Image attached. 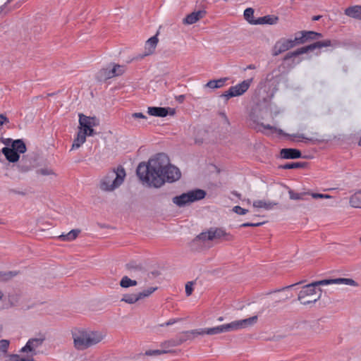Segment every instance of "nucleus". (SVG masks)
Returning <instances> with one entry per match:
<instances>
[{"label":"nucleus","mask_w":361,"mask_h":361,"mask_svg":"<svg viewBox=\"0 0 361 361\" xmlns=\"http://www.w3.org/2000/svg\"><path fill=\"white\" fill-rule=\"evenodd\" d=\"M136 174L142 183L157 188L166 182L173 183L181 176L179 169L170 164L169 157L164 153L156 154L147 163H140Z\"/></svg>","instance_id":"nucleus-1"},{"label":"nucleus","mask_w":361,"mask_h":361,"mask_svg":"<svg viewBox=\"0 0 361 361\" xmlns=\"http://www.w3.org/2000/svg\"><path fill=\"white\" fill-rule=\"evenodd\" d=\"M72 337L74 347L78 350H86L101 342L104 336L100 331H94L84 329L72 330Z\"/></svg>","instance_id":"nucleus-2"},{"label":"nucleus","mask_w":361,"mask_h":361,"mask_svg":"<svg viewBox=\"0 0 361 361\" xmlns=\"http://www.w3.org/2000/svg\"><path fill=\"white\" fill-rule=\"evenodd\" d=\"M257 321L258 317L255 315L247 319L233 321L229 324H226L212 328L203 329L204 334L214 335L224 332H230L239 329H246L254 326L257 322Z\"/></svg>","instance_id":"nucleus-3"},{"label":"nucleus","mask_w":361,"mask_h":361,"mask_svg":"<svg viewBox=\"0 0 361 361\" xmlns=\"http://www.w3.org/2000/svg\"><path fill=\"white\" fill-rule=\"evenodd\" d=\"M126 171L123 166L109 171L100 180L99 188L106 192H111L118 188L124 181Z\"/></svg>","instance_id":"nucleus-4"},{"label":"nucleus","mask_w":361,"mask_h":361,"mask_svg":"<svg viewBox=\"0 0 361 361\" xmlns=\"http://www.w3.org/2000/svg\"><path fill=\"white\" fill-rule=\"evenodd\" d=\"M233 239V236L226 231L223 228L212 227L207 231L202 232L200 233L194 240V242L206 240H217L221 241H231Z\"/></svg>","instance_id":"nucleus-5"},{"label":"nucleus","mask_w":361,"mask_h":361,"mask_svg":"<svg viewBox=\"0 0 361 361\" xmlns=\"http://www.w3.org/2000/svg\"><path fill=\"white\" fill-rule=\"evenodd\" d=\"M322 289L317 287L313 283L305 285L299 292L298 300L304 305L315 303L322 297Z\"/></svg>","instance_id":"nucleus-6"},{"label":"nucleus","mask_w":361,"mask_h":361,"mask_svg":"<svg viewBox=\"0 0 361 361\" xmlns=\"http://www.w3.org/2000/svg\"><path fill=\"white\" fill-rule=\"evenodd\" d=\"M207 193L204 190L195 189L183 193L180 195L174 197L172 199V202L179 207H182L190 203L204 199Z\"/></svg>","instance_id":"nucleus-7"},{"label":"nucleus","mask_w":361,"mask_h":361,"mask_svg":"<svg viewBox=\"0 0 361 361\" xmlns=\"http://www.w3.org/2000/svg\"><path fill=\"white\" fill-rule=\"evenodd\" d=\"M26 149L25 142L22 140L18 139L13 142L11 147H3L1 152L9 162L15 163L19 160L20 154L25 153Z\"/></svg>","instance_id":"nucleus-8"},{"label":"nucleus","mask_w":361,"mask_h":361,"mask_svg":"<svg viewBox=\"0 0 361 361\" xmlns=\"http://www.w3.org/2000/svg\"><path fill=\"white\" fill-rule=\"evenodd\" d=\"M300 50V48L293 51L288 52L283 58L282 63L278 67V69L274 70L272 73L279 71L281 74H287L289 71L295 68V66L299 64L301 61L300 59L296 58L302 54H296Z\"/></svg>","instance_id":"nucleus-9"},{"label":"nucleus","mask_w":361,"mask_h":361,"mask_svg":"<svg viewBox=\"0 0 361 361\" xmlns=\"http://www.w3.org/2000/svg\"><path fill=\"white\" fill-rule=\"evenodd\" d=\"M252 79L243 80L242 82L231 86L228 91L221 95V97L225 98L226 100L233 97L243 94L250 87Z\"/></svg>","instance_id":"nucleus-10"},{"label":"nucleus","mask_w":361,"mask_h":361,"mask_svg":"<svg viewBox=\"0 0 361 361\" xmlns=\"http://www.w3.org/2000/svg\"><path fill=\"white\" fill-rule=\"evenodd\" d=\"M336 41H331L330 39H325L323 41H317L310 45L302 47L300 48V50L296 54H306L310 51H313L315 49H319L324 47L335 46Z\"/></svg>","instance_id":"nucleus-11"},{"label":"nucleus","mask_w":361,"mask_h":361,"mask_svg":"<svg viewBox=\"0 0 361 361\" xmlns=\"http://www.w3.org/2000/svg\"><path fill=\"white\" fill-rule=\"evenodd\" d=\"M80 130L89 129L98 126L99 125V119L96 116H87L82 114H79Z\"/></svg>","instance_id":"nucleus-12"},{"label":"nucleus","mask_w":361,"mask_h":361,"mask_svg":"<svg viewBox=\"0 0 361 361\" xmlns=\"http://www.w3.org/2000/svg\"><path fill=\"white\" fill-rule=\"evenodd\" d=\"M147 113L154 116L166 117L167 115H173L175 109L169 107L152 106L148 107Z\"/></svg>","instance_id":"nucleus-13"},{"label":"nucleus","mask_w":361,"mask_h":361,"mask_svg":"<svg viewBox=\"0 0 361 361\" xmlns=\"http://www.w3.org/2000/svg\"><path fill=\"white\" fill-rule=\"evenodd\" d=\"M159 42L157 35L150 37L147 40L145 46V52L142 54L138 55L136 59H143L145 56L152 54L154 52L155 48Z\"/></svg>","instance_id":"nucleus-14"},{"label":"nucleus","mask_w":361,"mask_h":361,"mask_svg":"<svg viewBox=\"0 0 361 361\" xmlns=\"http://www.w3.org/2000/svg\"><path fill=\"white\" fill-rule=\"evenodd\" d=\"M43 341V338H30L28 340L26 345L21 348L20 352H30L32 353V355H35L37 354L35 349L41 346Z\"/></svg>","instance_id":"nucleus-15"},{"label":"nucleus","mask_w":361,"mask_h":361,"mask_svg":"<svg viewBox=\"0 0 361 361\" xmlns=\"http://www.w3.org/2000/svg\"><path fill=\"white\" fill-rule=\"evenodd\" d=\"M205 15L206 11L204 10H200L197 11L192 12L183 19V23L184 25H192L200 19L203 18Z\"/></svg>","instance_id":"nucleus-16"},{"label":"nucleus","mask_w":361,"mask_h":361,"mask_svg":"<svg viewBox=\"0 0 361 361\" xmlns=\"http://www.w3.org/2000/svg\"><path fill=\"white\" fill-rule=\"evenodd\" d=\"M281 157L286 159H298L302 157V154L299 149L293 148H285L281 150Z\"/></svg>","instance_id":"nucleus-17"},{"label":"nucleus","mask_w":361,"mask_h":361,"mask_svg":"<svg viewBox=\"0 0 361 361\" xmlns=\"http://www.w3.org/2000/svg\"><path fill=\"white\" fill-rule=\"evenodd\" d=\"M345 14L350 18L361 20V6H353L345 10Z\"/></svg>","instance_id":"nucleus-18"},{"label":"nucleus","mask_w":361,"mask_h":361,"mask_svg":"<svg viewBox=\"0 0 361 361\" xmlns=\"http://www.w3.org/2000/svg\"><path fill=\"white\" fill-rule=\"evenodd\" d=\"M279 20V18L274 16H265L263 17L258 18L255 22L254 25H262V24H269V25H274Z\"/></svg>","instance_id":"nucleus-19"},{"label":"nucleus","mask_w":361,"mask_h":361,"mask_svg":"<svg viewBox=\"0 0 361 361\" xmlns=\"http://www.w3.org/2000/svg\"><path fill=\"white\" fill-rule=\"evenodd\" d=\"M286 51H288V49L286 47V44L283 39H281L280 40L277 41L274 45L272 48V55L274 56H276Z\"/></svg>","instance_id":"nucleus-20"},{"label":"nucleus","mask_w":361,"mask_h":361,"mask_svg":"<svg viewBox=\"0 0 361 361\" xmlns=\"http://www.w3.org/2000/svg\"><path fill=\"white\" fill-rule=\"evenodd\" d=\"M277 202L264 201V200H255L253 202V207L256 208H264L266 210H270L277 205Z\"/></svg>","instance_id":"nucleus-21"},{"label":"nucleus","mask_w":361,"mask_h":361,"mask_svg":"<svg viewBox=\"0 0 361 361\" xmlns=\"http://www.w3.org/2000/svg\"><path fill=\"white\" fill-rule=\"evenodd\" d=\"M110 78H112L111 73L110 72V67L102 68L96 74V79L99 82L105 81Z\"/></svg>","instance_id":"nucleus-22"},{"label":"nucleus","mask_w":361,"mask_h":361,"mask_svg":"<svg viewBox=\"0 0 361 361\" xmlns=\"http://www.w3.org/2000/svg\"><path fill=\"white\" fill-rule=\"evenodd\" d=\"M188 333H189V331H183L175 340H173V345H178L187 341L192 340L190 334Z\"/></svg>","instance_id":"nucleus-23"},{"label":"nucleus","mask_w":361,"mask_h":361,"mask_svg":"<svg viewBox=\"0 0 361 361\" xmlns=\"http://www.w3.org/2000/svg\"><path fill=\"white\" fill-rule=\"evenodd\" d=\"M80 233V229H73L66 234H61L59 236V238L63 241H71L75 240Z\"/></svg>","instance_id":"nucleus-24"},{"label":"nucleus","mask_w":361,"mask_h":361,"mask_svg":"<svg viewBox=\"0 0 361 361\" xmlns=\"http://www.w3.org/2000/svg\"><path fill=\"white\" fill-rule=\"evenodd\" d=\"M85 141L86 137L82 134V130H80L77 134L76 137L73 140L71 149H78Z\"/></svg>","instance_id":"nucleus-25"},{"label":"nucleus","mask_w":361,"mask_h":361,"mask_svg":"<svg viewBox=\"0 0 361 361\" xmlns=\"http://www.w3.org/2000/svg\"><path fill=\"white\" fill-rule=\"evenodd\" d=\"M19 274L18 271H0V281L6 282L16 277Z\"/></svg>","instance_id":"nucleus-26"},{"label":"nucleus","mask_w":361,"mask_h":361,"mask_svg":"<svg viewBox=\"0 0 361 361\" xmlns=\"http://www.w3.org/2000/svg\"><path fill=\"white\" fill-rule=\"evenodd\" d=\"M140 297L137 293H131V294H124L121 301L125 302L128 304H134L138 300H140Z\"/></svg>","instance_id":"nucleus-27"},{"label":"nucleus","mask_w":361,"mask_h":361,"mask_svg":"<svg viewBox=\"0 0 361 361\" xmlns=\"http://www.w3.org/2000/svg\"><path fill=\"white\" fill-rule=\"evenodd\" d=\"M350 204L353 207L361 208V191L356 192L350 197Z\"/></svg>","instance_id":"nucleus-28"},{"label":"nucleus","mask_w":361,"mask_h":361,"mask_svg":"<svg viewBox=\"0 0 361 361\" xmlns=\"http://www.w3.org/2000/svg\"><path fill=\"white\" fill-rule=\"evenodd\" d=\"M307 165V163L306 162H292V163H287L284 165L279 166L280 169H298V168H304Z\"/></svg>","instance_id":"nucleus-29"},{"label":"nucleus","mask_w":361,"mask_h":361,"mask_svg":"<svg viewBox=\"0 0 361 361\" xmlns=\"http://www.w3.org/2000/svg\"><path fill=\"white\" fill-rule=\"evenodd\" d=\"M137 283L136 281L132 280L126 276H123L120 281V286L122 288H128L130 286H136Z\"/></svg>","instance_id":"nucleus-30"},{"label":"nucleus","mask_w":361,"mask_h":361,"mask_svg":"<svg viewBox=\"0 0 361 361\" xmlns=\"http://www.w3.org/2000/svg\"><path fill=\"white\" fill-rule=\"evenodd\" d=\"M254 9L252 8H247L244 11V18L250 24L254 25V22L256 20L253 18Z\"/></svg>","instance_id":"nucleus-31"},{"label":"nucleus","mask_w":361,"mask_h":361,"mask_svg":"<svg viewBox=\"0 0 361 361\" xmlns=\"http://www.w3.org/2000/svg\"><path fill=\"white\" fill-rule=\"evenodd\" d=\"M110 72L111 73L112 78L121 75L124 72V67L120 65L114 64L111 68H110Z\"/></svg>","instance_id":"nucleus-32"},{"label":"nucleus","mask_w":361,"mask_h":361,"mask_svg":"<svg viewBox=\"0 0 361 361\" xmlns=\"http://www.w3.org/2000/svg\"><path fill=\"white\" fill-rule=\"evenodd\" d=\"M288 194L290 196V199L294 200H305V196L310 194V192H295L293 190H290L288 191Z\"/></svg>","instance_id":"nucleus-33"},{"label":"nucleus","mask_w":361,"mask_h":361,"mask_svg":"<svg viewBox=\"0 0 361 361\" xmlns=\"http://www.w3.org/2000/svg\"><path fill=\"white\" fill-rule=\"evenodd\" d=\"M313 284L317 287L319 286H326V285H330V284H337V279H324L321 281H317L312 282Z\"/></svg>","instance_id":"nucleus-34"},{"label":"nucleus","mask_w":361,"mask_h":361,"mask_svg":"<svg viewBox=\"0 0 361 361\" xmlns=\"http://www.w3.org/2000/svg\"><path fill=\"white\" fill-rule=\"evenodd\" d=\"M305 34L307 36V41L317 39L322 37V33L314 31H305Z\"/></svg>","instance_id":"nucleus-35"},{"label":"nucleus","mask_w":361,"mask_h":361,"mask_svg":"<svg viewBox=\"0 0 361 361\" xmlns=\"http://www.w3.org/2000/svg\"><path fill=\"white\" fill-rule=\"evenodd\" d=\"M157 289V287H150L146 290H144L142 292L138 293L140 299H143L145 298L149 297L152 293H153Z\"/></svg>","instance_id":"nucleus-36"},{"label":"nucleus","mask_w":361,"mask_h":361,"mask_svg":"<svg viewBox=\"0 0 361 361\" xmlns=\"http://www.w3.org/2000/svg\"><path fill=\"white\" fill-rule=\"evenodd\" d=\"M337 284H345L348 286H357V283L352 279L338 278Z\"/></svg>","instance_id":"nucleus-37"},{"label":"nucleus","mask_w":361,"mask_h":361,"mask_svg":"<svg viewBox=\"0 0 361 361\" xmlns=\"http://www.w3.org/2000/svg\"><path fill=\"white\" fill-rule=\"evenodd\" d=\"M298 35H300V36H295V42L298 43V44H302L305 42H308L307 39V36L305 34V31H301L298 33Z\"/></svg>","instance_id":"nucleus-38"},{"label":"nucleus","mask_w":361,"mask_h":361,"mask_svg":"<svg viewBox=\"0 0 361 361\" xmlns=\"http://www.w3.org/2000/svg\"><path fill=\"white\" fill-rule=\"evenodd\" d=\"M167 351L164 350H148L145 353V355L147 356H157L162 354L166 353Z\"/></svg>","instance_id":"nucleus-39"},{"label":"nucleus","mask_w":361,"mask_h":361,"mask_svg":"<svg viewBox=\"0 0 361 361\" xmlns=\"http://www.w3.org/2000/svg\"><path fill=\"white\" fill-rule=\"evenodd\" d=\"M274 132H277L279 135H284V136L293 137H299V138H302V139H306L307 140H310V139L306 138L303 134L289 135V134H287V133H284L283 130L277 129V128H276V130H274Z\"/></svg>","instance_id":"nucleus-40"},{"label":"nucleus","mask_w":361,"mask_h":361,"mask_svg":"<svg viewBox=\"0 0 361 361\" xmlns=\"http://www.w3.org/2000/svg\"><path fill=\"white\" fill-rule=\"evenodd\" d=\"M18 167L19 168L20 171L22 172H26L30 170L31 167V164L29 165L27 164L26 161L24 163V157L21 159L19 164L18 165Z\"/></svg>","instance_id":"nucleus-41"},{"label":"nucleus","mask_w":361,"mask_h":361,"mask_svg":"<svg viewBox=\"0 0 361 361\" xmlns=\"http://www.w3.org/2000/svg\"><path fill=\"white\" fill-rule=\"evenodd\" d=\"M37 173L42 176L54 175V172L49 168H42L37 171Z\"/></svg>","instance_id":"nucleus-42"},{"label":"nucleus","mask_w":361,"mask_h":361,"mask_svg":"<svg viewBox=\"0 0 361 361\" xmlns=\"http://www.w3.org/2000/svg\"><path fill=\"white\" fill-rule=\"evenodd\" d=\"M285 44H286V47L287 48L288 50L295 47V46L298 45V43H296L295 42V38L293 39H285V38H282Z\"/></svg>","instance_id":"nucleus-43"},{"label":"nucleus","mask_w":361,"mask_h":361,"mask_svg":"<svg viewBox=\"0 0 361 361\" xmlns=\"http://www.w3.org/2000/svg\"><path fill=\"white\" fill-rule=\"evenodd\" d=\"M310 328L316 334H319L322 330V328H321L320 324L317 321L313 322L312 324L310 325Z\"/></svg>","instance_id":"nucleus-44"},{"label":"nucleus","mask_w":361,"mask_h":361,"mask_svg":"<svg viewBox=\"0 0 361 361\" xmlns=\"http://www.w3.org/2000/svg\"><path fill=\"white\" fill-rule=\"evenodd\" d=\"M195 283V281H188L185 284V293L187 296H190L193 291V286Z\"/></svg>","instance_id":"nucleus-45"},{"label":"nucleus","mask_w":361,"mask_h":361,"mask_svg":"<svg viewBox=\"0 0 361 361\" xmlns=\"http://www.w3.org/2000/svg\"><path fill=\"white\" fill-rule=\"evenodd\" d=\"M9 346V341L6 339L0 340V351L6 353Z\"/></svg>","instance_id":"nucleus-46"},{"label":"nucleus","mask_w":361,"mask_h":361,"mask_svg":"<svg viewBox=\"0 0 361 361\" xmlns=\"http://www.w3.org/2000/svg\"><path fill=\"white\" fill-rule=\"evenodd\" d=\"M126 268L131 271H142V268L140 265L134 263H129L126 264Z\"/></svg>","instance_id":"nucleus-47"},{"label":"nucleus","mask_w":361,"mask_h":361,"mask_svg":"<svg viewBox=\"0 0 361 361\" xmlns=\"http://www.w3.org/2000/svg\"><path fill=\"white\" fill-rule=\"evenodd\" d=\"M188 334H190V336L192 337V339H194L197 336L204 335L203 329L190 330L189 331Z\"/></svg>","instance_id":"nucleus-48"},{"label":"nucleus","mask_w":361,"mask_h":361,"mask_svg":"<svg viewBox=\"0 0 361 361\" xmlns=\"http://www.w3.org/2000/svg\"><path fill=\"white\" fill-rule=\"evenodd\" d=\"M233 211L240 215H244L246 214L248 212L247 209H243L240 206H235L233 208Z\"/></svg>","instance_id":"nucleus-49"},{"label":"nucleus","mask_w":361,"mask_h":361,"mask_svg":"<svg viewBox=\"0 0 361 361\" xmlns=\"http://www.w3.org/2000/svg\"><path fill=\"white\" fill-rule=\"evenodd\" d=\"M82 133L86 137L87 136H93L96 134L93 128L89 129H82Z\"/></svg>","instance_id":"nucleus-50"},{"label":"nucleus","mask_w":361,"mask_h":361,"mask_svg":"<svg viewBox=\"0 0 361 361\" xmlns=\"http://www.w3.org/2000/svg\"><path fill=\"white\" fill-rule=\"evenodd\" d=\"M265 222L259 223H244L240 225V227H257L263 225Z\"/></svg>","instance_id":"nucleus-51"},{"label":"nucleus","mask_w":361,"mask_h":361,"mask_svg":"<svg viewBox=\"0 0 361 361\" xmlns=\"http://www.w3.org/2000/svg\"><path fill=\"white\" fill-rule=\"evenodd\" d=\"M180 320H181V319H171L166 323L160 324V326H168L172 325Z\"/></svg>","instance_id":"nucleus-52"},{"label":"nucleus","mask_w":361,"mask_h":361,"mask_svg":"<svg viewBox=\"0 0 361 361\" xmlns=\"http://www.w3.org/2000/svg\"><path fill=\"white\" fill-rule=\"evenodd\" d=\"M205 87L211 88V89H216V82H215V80H209L204 85Z\"/></svg>","instance_id":"nucleus-53"},{"label":"nucleus","mask_w":361,"mask_h":361,"mask_svg":"<svg viewBox=\"0 0 361 361\" xmlns=\"http://www.w3.org/2000/svg\"><path fill=\"white\" fill-rule=\"evenodd\" d=\"M132 117L134 118H142L144 120H147V117L144 115L142 113L138 112V113H133L132 114Z\"/></svg>","instance_id":"nucleus-54"},{"label":"nucleus","mask_w":361,"mask_h":361,"mask_svg":"<svg viewBox=\"0 0 361 361\" xmlns=\"http://www.w3.org/2000/svg\"><path fill=\"white\" fill-rule=\"evenodd\" d=\"M303 282H304L303 281H299V282H298L296 283L285 286V287L282 288L281 289L276 290L274 292L282 291V290H287V289H290V288H293L295 286H297V285H299V284H302Z\"/></svg>","instance_id":"nucleus-55"},{"label":"nucleus","mask_w":361,"mask_h":361,"mask_svg":"<svg viewBox=\"0 0 361 361\" xmlns=\"http://www.w3.org/2000/svg\"><path fill=\"white\" fill-rule=\"evenodd\" d=\"M21 357L16 354H12L8 356V360L7 361H20Z\"/></svg>","instance_id":"nucleus-56"},{"label":"nucleus","mask_w":361,"mask_h":361,"mask_svg":"<svg viewBox=\"0 0 361 361\" xmlns=\"http://www.w3.org/2000/svg\"><path fill=\"white\" fill-rule=\"evenodd\" d=\"M226 80V78H220L218 80H215V82H216V87L217 88H220L224 85V83Z\"/></svg>","instance_id":"nucleus-57"},{"label":"nucleus","mask_w":361,"mask_h":361,"mask_svg":"<svg viewBox=\"0 0 361 361\" xmlns=\"http://www.w3.org/2000/svg\"><path fill=\"white\" fill-rule=\"evenodd\" d=\"M309 195H311L312 197V198H314V199H318V198L323 199V194H322V193L312 192V193H310Z\"/></svg>","instance_id":"nucleus-58"},{"label":"nucleus","mask_w":361,"mask_h":361,"mask_svg":"<svg viewBox=\"0 0 361 361\" xmlns=\"http://www.w3.org/2000/svg\"><path fill=\"white\" fill-rule=\"evenodd\" d=\"M0 120L1 121H4V123H9L8 118L4 114H0Z\"/></svg>","instance_id":"nucleus-59"},{"label":"nucleus","mask_w":361,"mask_h":361,"mask_svg":"<svg viewBox=\"0 0 361 361\" xmlns=\"http://www.w3.org/2000/svg\"><path fill=\"white\" fill-rule=\"evenodd\" d=\"M262 126L264 127V128L265 129H268V130H276V128L274 127V126H271V125L269 124H267V125H264V124H262Z\"/></svg>","instance_id":"nucleus-60"},{"label":"nucleus","mask_w":361,"mask_h":361,"mask_svg":"<svg viewBox=\"0 0 361 361\" xmlns=\"http://www.w3.org/2000/svg\"><path fill=\"white\" fill-rule=\"evenodd\" d=\"M10 192H13V193H15V194H18V195H25V192L17 191L16 190H14V189H11L10 190Z\"/></svg>","instance_id":"nucleus-61"},{"label":"nucleus","mask_w":361,"mask_h":361,"mask_svg":"<svg viewBox=\"0 0 361 361\" xmlns=\"http://www.w3.org/2000/svg\"><path fill=\"white\" fill-rule=\"evenodd\" d=\"M220 115L222 118H224L225 120V122L227 123V124H229V120L228 118V117L226 116V114L224 112H221L220 113Z\"/></svg>","instance_id":"nucleus-62"},{"label":"nucleus","mask_w":361,"mask_h":361,"mask_svg":"<svg viewBox=\"0 0 361 361\" xmlns=\"http://www.w3.org/2000/svg\"><path fill=\"white\" fill-rule=\"evenodd\" d=\"M13 141H14V140H12V139H11V138H7V139L4 142V143L5 145H8L10 143H11V145H12Z\"/></svg>","instance_id":"nucleus-63"},{"label":"nucleus","mask_w":361,"mask_h":361,"mask_svg":"<svg viewBox=\"0 0 361 361\" xmlns=\"http://www.w3.org/2000/svg\"><path fill=\"white\" fill-rule=\"evenodd\" d=\"M20 361H35V360L33 359V358H28V359H27V358L21 357Z\"/></svg>","instance_id":"nucleus-64"}]
</instances>
